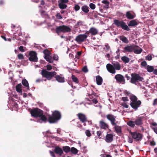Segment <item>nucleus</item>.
Here are the masks:
<instances>
[{
	"label": "nucleus",
	"mask_w": 157,
	"mask_h": 157,
	"mask_svg": "<svg viewBox=\"0 0 157 157\" xmlns=\"http://www.w3.org/2000/svg\"><path fill=\"white\" fill-rule=\"evenodd\" d=\"M130 99L132 102L130 103V105L135 110L137 109L141 104L140 101H137V97L134 95H132L130 97Z\"/></svg>",
	"instance_id": "1"
},
{
	"label": "nucleus",
	"mask_w": 157,
	"mask_h": 157,
	"mask_svg": "<svg viewBox=\"0 0 157 157\" xmlns=\"http://www.w3.org/2000/svg\"><path fill=\"white\" fill-rule=\"evenodd\" d=\"M131 78L130 82L132 83L136 84L137 82L144 81V78L141 77L139 74L132 73L131 74Z\"/></svg>",
	"instance_id": "2"
},
{
	"label": "nucleus",
	"mask_w": 157,
	"mask_h": 157,
	"mask_svg": "<svg viewBox=\"0 0 157 157\" xmlns=\"http://www.w3.org/2000/svg\"><path fill=\"white\" fill-rule=\"evenodd\" d=\"M59 120V111H55L53 112L51 116H49L48 121L50 123H53L57 122Z\"/></svg>",
	"instance_id": "3"
},
{
	"label": "nucleus",
	"mask_w": 157,
	"mask_h": 157,
	"mask_svg": "<svg viewBox=\"0 0 157 157\" xmlns=\"http://www.w3.org/2000/svg\"><path fill=\"white\" fill-rule=\"evenodd\" d=\"M56 72L55 71L49 72L45 69H43L41 72V74L42 77L46 78L48 80L51 79L52 77L56 75Z\"/></svg>",
	"instance_id": "4"
},
{
	"label": "nucleus",
	"mask_w": 157,
	"mask_h": 157,
	"mask_svg": "<svg viewBox=\"0 0 157 157\" xmlns=\"http://www.w3.org/2000/svg\"><path fill=\"white\" fill-rule=\"evenodd\" d=\"M114 24L118 27H121L122 29L128 31L130 29L126 25V23L123 21H120L118 20L114 21Z\"/></svg>",
	"instance_id": "5"
},
{
	"label": "nucleus",
	"mask_w": 157,
	"mask_h": 157,
	"mask_svg": "<svg viewBox=\"0 0 157 157\" xmlns=\"http://www.w3.org/2000/svg\"><path fill=\"white\" fill-rule=\"evenodd\" d=\"M31 115L35 117H38L44 114L43 111L38 108H35L31 110Z\"/></svg>",
	"instance_id": "6"
},
{
	"label": "nucleus",
	"mask_w": 157,
	"mask_h": 157,
	"mask_svg": "<svg viewBox=\"0 0 157 157\" xmlns=\"http://www.w3.org/2000/svg\"><path fill=\"white\" fill-rule=\"evenodd\" d=\"M129 132L131 135L132 138L136 141L141 140L143 138V135L139 133L136 132H132L131 131Z\"/></svg>",
	"instance_id": "7"
},
{
	"label": "nucleus",
	"mask_w": 157,
	"mask_h": 157,
	"mask_svg": "<svg viewBox=\"0 0 157 157\" xmlns=\"http://www.w3.org/2000/svg\"><path fill=\"white\" fill-rule=\"evenodd\" d=\"M29 59L31 62H36L38 61V58L37 56V53L35 51H30L29 54Z\"/></svg>",
	"instance_id": "8"
},
{
	"label": "nucleus",
	"mask_w": 157,
	"mask_h": 157,
	"mask_svg": "<svg viewBox=\"0 0 157 157\" xmlns=\"http://www.w3.org/2000/svg\"><path fill=\"white\" fill-rule=\"evenodd\" d=\"M77 116L78 117L79 120L82 123H85L86 122H90L89 121L87 120L86 116L84 114L78 113V114H77ZM90 122L91 124V122Z\"/></svg>",
	"instance_id": "9"
},
{
	"label": "nucleus",
	"mask_w": 157,
	"mask_h": 157,
	"mask_svg": "<svg viewBox=\"0 0 157 157\" xmlns=\"http://www.w3.org/2000/svg\"><path fill=\"white\" fill-rule=\"evenodd\" d=\"M136 46L135 45H127L124 48L123 52H131L134 51L136 48Z\"/></svg>",
	"instance_id": "10"
},
{
	"label": "nucleus",
	"mask_w": 157,
	"mask_h": 157,
	"mask_svg": "<svg viewBox=\"0 0 157 157\" xmlns=\"http://www.w3.org/2000/svg\"><path fill=\"white\" fill-rule=\"evenodd\" d=\"M87 38V36L85 34H80L77 36L75 40L77 42H84Z\"/></svg>",
	"instance_id": "11"
},
{
	"label": "nucleus",
	"mask_w": 157,
	"mask_h": 157,
	"mask_svg": "<svg viewBox=\"0 0 157 157\" xmlns=\"http://www.w3.org/2000/svg\"><path fill=\"white\" fill-rule=\"evenodd\" d=\"M71 29L68 26L65 25L59 26V32L69 33L71 32Z\"/></svg>",
	"instance_id": "12"
},
{
	"label": "nucleus",
	"mask_w": 157,
	"mask_h": 157,
	"mask_svg": "<svg viewBox=\"0 0 157 157\" xmlns=\"http://www.w3.org/2000/svg\"><path fill=\"white\" fill-rule=\"evenodd\" d=\"M106 117L107 119L111 121V124L112 125H116L115 117L113 115L111 114H109L106 115Z\"/></svg>",
	"instance_id": "13"
},
{
	"label": "nucleus",
	"mask_w": 157,
	"mask_h": 157,
	"mask_svg": "<svg viewBox=\"0 0 157 157\" xmlns=\"http://www.w3.org/2000/svg\"><path fill=\"white\" fill-rule=\"evenodd\" d=\"M115 78L116 80L118 82L122 83L123 84L125 83V79L124 76L121 74H117L115 76Z\"/></svg>",
	"instance_id": "14"
},
{
	"label": "nucleus",
	"mask_w": 157,
	"mask_h": 157,
	"mask_svg": "<svg viewBox=\"0 0 157 157\" xmlns=\"http://www.w3.org/2000/svg\"><path fill=\"white\" fill-rule=\"evenodd\" d=\"M106 67L108 71L110 73L114 74L116 73L115 69L111 64L109 63L107 64Z\"/></svg>",
	"instance_id": "15"
},
{
	"label": "nucleus",
	"mask_w": 157,
	"mask_h": 157,
	"mask_svg": "<svg viewBox=\"0 0 157 157\" xmlns=\"http://www.w3.org/2000/svg\"><path fill=\"white\" fill-rule=\"evenodd\" d=\"M113 140V136L111 134H107L106 136L105 140L108 143L111 142Z\"/></svg>",
	"instance_id": "16"
},
{
	"label": "nucleus",
	"mask_w": 157,
	"mask_h": 157,
	"mask_svg": "<svg viewBox=\"0 0 157 157\" xmlns=\"http://www.w3.org/2000/svg\"><path fill=\"white\" fill-rule=\"evenodd\" d=\"M99 124V126L101 128L106 130L108 128V125L103 120L100 121Z\"/></svg>",
	"instance_id": "17"
},
{
	"label": "nucleus",
	"mask_w": 157,
	"mask_h": 157,
	"mask_svg": "<svg viewBox=\"0 0 157 157\" xmlns=\"http://www.w3.org/2000/svg\"><path fill=\"white\" fill-rule=\"evenodd\" d=\"M143 119L142 117H138L135 121V124L138 126H140L143 124Z\"/></svg>",
	"instance_id": "18"
},
{
	"label": "nucleus",
	"mask_w": 157,
	"mask_h": 157,
	"mask_svg": "<svg viewBox=\"0 0 157 157\" xmlns=\"http://www.w3.org/2000/svg\"><path fill=\"white\" fill-rule=\"evenodd\" d=\"M90 32L92 35H95L98 34V31L97 29L94 27H92L90 29Z\"/></svg>",
	"instance_id": "19"
},
{
	"label": "nucleus",
	"mask_w": 157,
	"mask_h": 157,
	"mask_svg": "<svg viewBox=\"0 0 157 157\" xmlns=\"http://www.w3.org/2000/svg\"><path fill=\"white\" fill-rule=\"evenodd\" d=\"M96 81L97 84L100 85L102 83L103 79L99 75H98L96 77Z\"/></svg>",
	"instance_id": "20"
},
{
	"label": "nucleus",
	"mask_w": 157,
	"mask_h": 157,
	"mask_svg": "<svg viewBox=\"0 0 157 157\" xmlns=\"http://www.w3.org/2000/svg\"><path fill=\"white\" fill-rule=\"evenodd\" d=\"M112 65L115 69V70H119L121 69V66L119 63L118 62H112Z\"/></svg>",
	"instance_id": "21"
},
{
	"label": "nucleus",
	"mask_w": 157,
	"mask_h": 157,
	"mask_svg": "<svg viewBox=\"0 0 157 157\" xmlns=\"http://www.w3.org/2000/svg\"><path fill=\"white\" fill-rule=\"evenodd\" d=\"M114 127L116 132L117 134H121L122 133L121 127L117 125H115Z\"/></svg>",
	"instance_id": "22"
},
{
	"label": "nucleus",
	"mask_w": 157,
	"mask_h": 157,
	"mask_svg": "<svg viewBox=\"0 0 157 157\" xmlns=\"http://www.w3.org/2000/svg\"><path fill=\"white\" fill-rule=\"evenodd\" d=\"M126 16L127 18L129 19H133L135 17V15L132 14L130 11H127L126 12Z\"/></svg>",
	"instance_id": "23"
},
{
	"label": "nucleus",
	"mask_w": 157,
	"mask_h": 157,
	"mask_svg": "<svg viewBox=\"0 0 157 157\" xmlns=\"http://www.w3.org/2000/svg\"><path fill=\"white\" fill-rule=\"evenodd\" d=\"M120 40H121L123 42L126 44H128L129 42V41L127 38L124 36H121L119 37Z\"/></svg>",
	"instance_id": "24"
},
{
	"label": "nucleus",
	"mask_w": 157,
	"mask_h": 157,
	"mask_svg": "<svg viewBox=\"0 0 157 157\" xmlns=\"http://www.w3.org/2000/svg\"><path fill=\"white\" fill-rule=\"evenodd\" d=\"M138 24V22L135 20H132L130 21L128 24L129 26H134L137 25Z\"/></svg>",
	"instance_id": "25"
},
{
	"label": "nucleus",
	"mask_w": 157,
	"mask_h": 157,
	"mask_svg": "<svg viewBox=\"0 0 157 157\" xmlns=\"http://www.w3.org/2000/svg\"><path fill=\"white\" fill-rule=\"evenodd\" d=\"M81 9L82 10L86 13H87L89 11V7L86 5L83 6Z\"/></svg>",
	"instance_id": "26"
},
{
	"label": "nucleus",
	"mask_w": 157,
	"mask_h": 157,
	"mask_svg": "<svg viewBox=\"0 0 157 157\" xmlns=\"http://www.w3.org/2000/svg\"><path fill=\"white\" fill-rule=\"evenodd\" d=\"M22 85L21 83L17 84L16 86V91L19 93H21L22 92L21 89Z\"/></svg>",
	"instance_id": "27"
},
{
	"label": "nucleus",
	"mask_w": 157,
	"mask_h": 157,
	"mask_svg": "<svg viewBox=\"0 0 157 157\" xmlns=\"http://www.w3.org/2000/svg\"><path fill=\"white\" fill-rule=\"evenodd\" d=\"M22 84L25 86L27 87V89L29 90V87L27 81L25 79H23L22 81Z\"/></svg>",
	"instance_id": "28"
},
{
	"label": "nucleus",
	"mask_w": 157,
	"mask_h": 157,
	"mask_svg": "<svg viewBox=\"0 0 157 157\" xmlns=\"http://www.w3.org/2000/svg\"><path fill=\"white\" fill-rule=\"evenodd\" d=\"M78 151L76 148L74 147H71L70 149V152L73 154L76 155L78 153Z\"/></svg>",
	"instance_id": "29"
},
{
	"label": "nucleus",
	"mask_w": 157,
	"mask_h": 157,
	"mask_svg": "<svg viewBox=\"0 0 157 157\" xmlns=\"http://www.w3.org/2000/svg\"><path fill=\"white\" fill-rule=\"evenodd\" d=\"M63 151L66 153L70 152V147L68 146H63L62 147Z\"/></svg>",
	"instance_id": "30"
},
{
	"label": "nucleus",
	"mask_w": 157,
	"mask_h": 157,
	"mask_svg": "<svg viewBox=\"0 0 157 157\" xmlns=\"http://www.w3.org/2000/svg\"><path fill=\"white\" fill-rule=\"evenodd\" d=\"M44 58L48 62L50 63H52L53 62V59L52 57L50 56V55L44 56Z\"/></svg>",
	"instance_id": "31"
},
{
	"label": "nucleus",
	"mask_w": 157,
	"mask_h": 157,
	"mask_svg": "<svg viewBox=\"0 0 157 157\" xmlns=\"http://www.w3.org/2000/svg\"><path fill=\"white\" fill-rule=\"evenodd\" d=\"M127 124L130 127L133 128L135 127V121H130L127 122Z\"/></svg>",
	"instance_id": "32"
},
{
	"label": "nucleus",
	"mask_w": 157,
	"mask_h": 157,
	"mask_svg": "<svg viewBox=\"0 0 157 157\" xmlns=\"http://www.w3.org/2000/svg\"><path fill=\"white\" fill-rule=\"evenodd\" d=\"M121 59L125 63H128L130 60L129 58L126 56L122 57Z\"/></svg>",
	"instance_id": "33"
},
{
	"label": "nucleus",
	"mask_w": 157,
	"mask_h": 157,
	"mask_svg": "<svg viewBox=\"0 0 157 157\" xmlns=\"http://www.w3.org/2000/svg\"><path fill=\"white\" fill-rule=\"evenodd\" d=\"M154 69V67L152 66L147 65V70L148 72H153Z\"/></svg>",
	"instance_id": "34"
},
{
	"label": "nucleus",
	"mask_w": 157,
	"mask_h": 157,
	"mask_svg": "<svg viewBox=\"0 0 157 157\" xmlns=\"http://www.w3.org/2000/svg\"><path fill=\"white\" fill-rule=\"evenodd\" d=\"M102 3L105 4V6H104V8H108L109 7V2L106 0H103Z\"/></svg>",
	"instance_id": "35"
},
{
	"label": "nucleus",
	"mask_w": 157,
	"mask_h": 157,
	"mask_svg": "<svg viewBox=\"0 0 157 157\" xmlns=\"http://www.w3.org/2000/svg\"><path fill=\"white\" fill-rule=\"evenodd\" d=\"M71 79L72 81L76 83H78L79 82L78 80V78L75 75H72L71 76Z\"/></svg>",
	"instance_id": "36"
},
{
	"label": "nucleus",
	"mask_w": 157,
	"mask_h": 157,
	"mask_svg": "<svg viewBox=\"0 0 157 157\" xmlns=\"http://www.w3.org/2000/svg\"><path fill=\"white\" fill-rule=\"evenodd\" d=\"M137 46H136L137 47ZM138 47L139 49H134V52L136 54H140L142 52V49L140 48L139 47Z\"/></svg>",
	"instance_id": "37"
},
{
	"label": "nucleus",
	"mask_w": 157,
	"mask_h": 157,
	"mask_svg": "<svg viewBox=\"0 0 157 157\" xmlns=\"http://www.w3.org/2000/svg\"><path fill=\"white\" fill-rule=\"evenodd\" d=\"M40 118V119L41 121H43L44 122H45L47 121V118L43 114L42 115L40 116L39 117Z\"/></svg>",
	"instance_id": "38"
},
{
	"label": "nucleus",
	"mask_w": 157,
	"mask_h": 157,
	"mask_svg": "<svg viewBox=\"0 0 157 157\" xmlns=\"http://www.w3.org/2000/svg\"><path fill=\"white\" fill-rule=\"evenodd\" d=\"M67 5L59 2V8L62 9H65L67 7Z\"/></svg>",
	"instance_id": "39"
},
{
	"label": "nucleus",
	"mask_w": 157,
	"mask_h": 157,
	"mask_svg": "<svg viewBox=\"0 0 157 157\" xmlns=\"http://www.w3.org/2000/svg\"><path fill=\"white\" fill-rule=\"evenodd\" d=\"M41 15L43 17H48L46 12L44 10H41L40 11Z\"/></svg>",
	"instance_id": "40"
},
{
	"label": "nucleus",
	"mask_w": 157,
	"mask_h": 157,
	"mask_svg": "<svg viewBox=\"0 0 157 157\" xmlns=\"http://www.w3.org/2000/svg\"><path fill=\"white\" fill-rule=\"evenodd\" d=\"M44 56H49L51 54L50 52L47 49H45L43 51Z\"/></svg>",
	"instance_id": "41"
},
{
	"label": "nucleus",
	"mask_w": 157,
	"mask_h": 157,
	"mask_svg": "<svg viewBox=\"0 0 157 157\" xmlns=\"http://www.w3.org/2000/svg\"><path fill=\"white\" fill-rule=\"evenodd\" d=\"M65 82V79L62 76L61 74L59 75V82Z\"/></svg>",
	"instance_id": "42"
},
{
	"label": "nucleus",
	"mask_w": 157,
	"mask_h": 157,
	"mask_svg": "<svg viewBox=\"0 0 157 157\" xmlns=\"http://www.w3.org/2000/svg\"><path fill=\"white\" fill-rule=\"evenodd\" d=\"M54 152L57 154H59V146H56L54 150Z\"/></svg>",
	"instance_id": "43"
},
{
	"label": "nucleus",
	"mask_w": 157,
	"mask_h": 157,
	"mask_svg": "<svg viewBox=\"0 0 157 157\" xmlns=\"http://www.w3.org/2000/svg\"><path fill=\"white\" fill-rule=\"evenodd\" d=\"M89 6L92 10L94 9L96 7L95 5L93 3H90L89 5Z\"/></svg>",
	"instance_id": "44"
},
{
	"label": "nucleus",
	"mask_w": 157,
	"mask_h": 157,
	"mask_svg": "<svg viewBox=\"0 0 157 157\" xmlns=\"http://www.w3.org/2000/svg\"><path fill=\"white\" fill-rule=\"evenodd\" d=\"M74 9L75 10V11H76L80 9V7L78 5L76 4L75 5V6Z\"/></svg>",
	"instance_id": "45"
},
{
	"label": "nucleus",
	"mask_w": 157,
	"mask_h": 157,
	"mask_svg": "<svg viewBox=\"0 0 157 157\" xmlns=\"http://www.w3.org/2000/svg\"><path fill=\"white\" fill-rule=\"evenodd\" d=\"M82 71L83 72L85 73H86L88 72V70L87 69L86 66H85L82 69Z\"/></svg>",
	"instance_id": "46"
},
{
	"label": "nucleus",
	"mask_w": 157,
	"mask_h": 157,
	"mask_svg": "<svg viewBox=\"0 0 157 157\" xmlns=\"http://www.w3.org/2000/svg\"><path fill=\"white\" fill-rule=\"evenodd\" d=\"M121 105L126 108H128V105L125 102L122 103L121 104Z\"/></svg>",
	"instance_id": "47"
},
{
	"label": "nucleus",
	"mask_w": 157,
	"mask_h": 157,
	"mask_svg": "<svg viewBox=\"0 0 157 157\" xmlns=\"http://www.w3.org/2000/svg\"><path fill=\"white\" fill-rule=\"evenodd\" d=\"M17 57L19 59H21L24 58V56L22 54H20L17 55Z\"/></svg>",
	"instance_id": "48"
},
{
	"label": "nucleus",
	"mask_w": 157,
	"mask_h": 157,
	"mask_svg": "<svg viewBox=\"0 0 157 157\" xmlns=\"http://www.w3.org/2000/svg\"><path fill=\"white\" fill-rule=\"evenodd\" d=\"M152 59V57L151 55H148L146 57V59L149 61L151 60Z\"/></svg>",
	"instance_id": "49"
},
{
	"label": "nucleus",
	"mask_w": 157,
	"mask_h": 157,
	"mask_svg": "<svg viewBox=\"0 0 157 157\" xmlns=\"http://www.w3.org/2000/svg\"><path fill=\"white\" fill-rule=\"evenodd\" d=\"M50 138L51 139H52L56 141H58L59 140V138L57 136H50Z\"/></svg>",
	"instance_id": "50"
},
{
	"label": "nucleus",
	"mask_w": 157,
	"mask_h": 157,
	"mask_svg": "<svg viewBox=\"0 0 157 157\" xmlns=\"http://www.w3.org/2000/svg\"><path fill=\"white\" fill-rule=\"evenodd\" d=\"M82 52L81 51L78 52L77 53V55H76L75 57L78 59H79V56H80L81 55Z\"/></svg>",
	"instance_id": "51"
},
{
	"label": "nucleus",
	"mask_w": 157,
	"mask_h": 157,
	"mask_svg": "<svg viewBox=\"0 0 157 157\" xmlns=\"http://www.w3.org/2000/svg\"><path fill=\"white\" fill-rule=\"evenodd\" d=\"M85 133L86 135L90 137L91 136V133L90 132L89 130H86L85 132Z\"/></svg>",
	"instance_id": "52"
},
{
	"label": "nucleus",
	"mask_w": 157,
	"mask_h": 157,
	"mask_svg": "<svg viewBox=\"0 0 157 157\" xmlns=\"http://www.w3.org/2000/svg\"><path fill=\"white\" fill-rule=\"evenodd\" d=\"M106 48V51H108L110 50V47L108 44H106L105 45Z\"/></svg>",
	"instance_id": "53"
},
{
	"label": "nucleus",
	"mask_w": 157,
	"mask_h": 157,
	"mask_svg": "<svg viewBox=\"0 0 157 157\" xmlns=\"http://www.w3.org/2000/svg\"><path fill=\"white\" fill-rule=\"evenodd\" d=\"M132 138L131 137L128 136V142L130 143H132L133 142V140Z\"/></svg>",
	"instance_id": "54"
},
{
	"label": "nucleus",
	"mask_w": 157,
	"mask_h": 157,
	"mask_svg": "<svg viewBox=\"0 0 157 157\" xmlns=\"http://www.w3.org/2000/svg\"><path fill=\"white\" fill-rule=\"evenodd\" d=\"M59 2H61L63 3H64L66 4L68 2V0H60Z\"/></svg>",
	"instance_id": "55"
},
{
	"label": "nucleus",
	"mask_w": 157,
	"mask_h": 157,
	"mask_svg": "<svg viewBox=\"0 0 157 157\" xmlns=\"http://www.w3.org/2000/svg\"><path fill=\"white\" fill-rule=\"evenodd\" d=\"M122 100L124 101V102H125V101H128V98L127 97H123L122 98Z\"/></svg>",
	"instance_id": "56"
},
{
	"label": "nucleus",
	"mask_w": 157,
	"mask_h": 157,
	"mask_svg": "<svg viewBox=\"0 0 157 157\" xmlns=\"http://www.w3.org/2000/svg\"><path fill=\"white\" fill-rule=\"evenodd\" d=\"M141 65L143 67H146L147 65V63L145 61L142 62L141 63Z\"/></svg>",
	"instance_id": "57"
},
{
	"label": "nucleus",
	"mask_w": 157,
	"mask_h": 157,
	"mask_svg": "<svg viewBox=\"0 0 157 157\" xmlns=\"http://www.w3.org/2000/svg\"><path fill=\"white\" fill-rule=\"evenodd\" d=\"M53 58L54 60H58V56L57 55L54 54L53 56Z\"/></svg>",
	"instance_id": "58"
},
{
	"label": "nucleus",
	"mask_w": 157,
	"mask_h": 157,
	"mask_svg": "<svg viewBox=\"0 0 157 157\" xmlns=\"http://www.w3.org/2000/svg\"><path fill=\"white\" fill-rule=\"evenodd\" d=\"M101 131H97V136L99 138H101V137H100L101 134Z\"/></svg>",
	"instance_id": "59"
},
{
	"label": "nucleus",
	"mask_w": 157,
	"mask_h": 157,
	"mask_svg": "<svg viewBox=\"0 0 157 157\" xmlns=\"http://www.w3.org/2000/svg\"><path fill=\"white\" fill-rule=\"evenodd\" d=\"M19 50L21 52H25V50L23 49V46H20L19 48Z\"/></svg>",
	"instance_id": "60"
},
{
	"label": "nucleus",
	"mask_w": 157,
	"mask_h": 157,
	"mask_svg": "<svg viewBox=\"0 0 157 157\" xmlns=\"http://www.w3.org/2000/svg\"><path fill=\"white\" fill-rule=\"evenodd\" d=\"M157 105V98L154 100L153 103V105L154 106Z\"/></svg>",
	"instance_id": "61"
},
{
	"label": "nucleus",
	"mask_w": 157,
	"mask_h": 157,
	"mask_svg": "<svg viewBox=\"0 0 157 157\" xmlns=\"http://www.w3.org/2000/svg\"><path fill=\"white\" fill-rule=\"evenodd\" d=\"M47 70L49 71L51 70L52 69V67L51 65H48L47 66Z\"/></svg>",
	"instance_id": "62"
},
{
	"label": "nucleus",
	"mask_w": 157,
	"mask_h": 157,
	"mask_svg": "<svg viewBox=\"0 0 157 157\" xmlns=\"http://www.w3.org/2000/svg\"><path fill=\"white\" fill-rule=\"evenodd\" d=\"M50 154H51V155L52 157H55V155L54 154V152L53 151H49Z\"/></svg>",
	"instance_id": "63"
},
{
	"label": "nucleus",
	"mask_w": 157,
	"mask_h": 157,
	"mask_svg": "<svg viewBox=\"0 0 157 157\" xmlns=\"http://www.w3.org/2000/svg\"><path fill=\"white\" fill-rule=\"evenodd\" d=\"M92 101L93 103L94 104H96L98 102V101L97 100V99L95 98H93L92 100Z\"/></svg>",
	"instance_id": "64"
}]
</instances>
